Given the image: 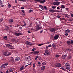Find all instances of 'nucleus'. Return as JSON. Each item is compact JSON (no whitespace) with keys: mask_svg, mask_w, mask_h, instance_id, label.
Here are the masks:
<instances>
[{"mask_svg":"<svg viewBox=\"0 0 73 73\" xmlns=\"http://www.w3.org/2000/svg\"><path fill=\"white\" fill-rule=\"evenodd\" d=\"M36 31H39L40 29H42V26L41 25L38 24L36 25Z\"/></svg>","mask_w":73,"mask_h":73,"instance_id":"1","label":"nucleus"},{"mask_svg":"<svg viewBox=\"0 0 73 73\" xmlns=\"http://www.w3.org/2000/svg\"><path fill=\"white\" fill-rule=\"evenodd\" d=\"M65 66L66 67V69H67V70H68L69 71L70 70V64L69 63H67L65 64Z\"/></svg>","mask_w":73,"mask_h":73,"instance_id":"2","label":"nucleus"},{"mask_svg":"<svg viewBox=\"0 0 73 73\" xmlns=\"http://www.w3.org/2000/svg\"><path fill=\"white\" fill-rule=\"evenodd\" d=\"M49 31H50V32L54 33H55V31H56L57 29H56L52 27V28H50L49 29Z\"/></svg>","mask_w":73,"mask_h":73,"instance_id":"3","label":"nucleus"},{"mask_svg":"<svg viewBox=\"0 0 73 73\" xmlns=\"http://www.w3.org/2000/svg\"><path fill=\"white\" fill-rule=\"evenodd\" d=\"M31 54L33 53V54H38V53H40V52L38 51H35L31 52Z\"/></svg>","mask_w":73,"mask_h":73,"instance_id":"4","label":"nucleus"},{"mask_svg":"<svg viewBox=\"0 0 73 73\" xmlns=\"http://www.w3.org/2000/svg\"><path fill=\"white\" fill-rule=\"evenodd\" d=\"M55 67L60 68V67H61V64L59 63H57L55 64Z\"/></svg>","mask_w":73,"mask_h":73,"instance_id":"5","label":"nucleus"},{"mask_svg":"<svg viewBox=\"0 0 73 73\" xmlns=\"http://www.w3.org/2000/svg\"><path fill=\"white\" fill-rule=\"evenodd\" d=\"M31 60V58H30V56H29L27 57H26L25 58V61H29Z\"/></svg>","mask_w":73,"mask_h":73,"instance_id":"6","label":"nucleus"},{"mask_svg":"<svg viewBox=\"0 0 73 73\" xmlns=\"http://www.w3.org/2000/svg\"><path fill=\"white\" fill-rule=\"evenodd\" d=\"M45 53L46 54L47 56H48L50 52L49 50H46L45 51Z\"/></svg>","mask_w":73,"mask_h":73,"instance_id":"7","label":"nucleus"},{"mask_svg":"<svg viewBox=\"0 0 73 73\" xmlns=\"http://www.w3.org/2000/svg\"><path fill=\"white\" fill-rule=\"evenodd\" d=\"M49 12H50V13H54L56 11L55 10L53 9H50L49 10Z\"/></svg>","mask_w":73,"mask_h":73,"instance_id":"8","label":"nucleus"},{"mask_svg":"<svg viewBox=\"0 0 73 73\" xmlns=\"http://www.w3.org/2000/svg\"><path fill=\"white\" fill-rule=\"evenodd\" d=\"M45 0H40V1H38L39 3H42V4H44L45 2Z\"/></svg>","mask_w":73,"mask_h":73,"instance_id":"9","label":"nucleus"},{"mask_svg":"<svg viewBox=\"0 0 73 73\" xmlns=\"http://www.w3.org/2000/svg\"><path fill=\"white\" fill-rule=\"evenodd\" d=\"M13 19H10L9 21V23H10V24H12V23H13Z\"/></svg>","mask_w":73,"mask_h":73,"instance_id":"10","label":"nucleus"},{"mask_svg":"<svg viewBox=\"0 0 73 73\" xmlns=\"http://www.w3.org/2000/svg\"><path fill=\"white\" fill-rule=\"evenodd\" d=\"M0 7H4L3 5V2L1 1L0 0Z\"/></svg>","mask_w":73,"mask_h":73,"instance_id":"11","label":"nucleus"},{"mask_svg":"<svg viewBox=\"0 0 73 73\" xmlns=\"http://www.w3.org/2000/svg\"><path fill=\"white\" fill-rule=\"evenodd\" d=\"M58 37H59V35H56L54 36V39L57 40L58 38Z\"/></svg>","mask_w":73,"mask_h":73,"instance_id":"12","label":"nucleus"},{"mask_svg":"<svg viewBox=\"0 0 73 73\" xmlns=\"http://www.w3.org/2000/svg\"><path fill=\"white\" fill-rule=\"evenodd\" d=\"M66 57V55H62V58L63 59H65Z\"/></svg>","mask_w":73,"mask_h":73,"instance_id":"13","label":"nucleus"},{"mask_svg":"<svg viewBox=\"0 0 73 73\" xmlns=\"http://www.w3.org/2000/svg\"><path fill=\"white\" fill-rule=\"evenodd\" d=\"M5 55V56H9V55H11V53H9L7 54L6 52H5L4 53Z\"/></svg>","mask_w":73,"mask_h":73,"instance_id":"14","label":"nucleus"},{"mask_svg":"<svg viewBox=\"0 0 73 73\" xmlns=\"http://www.w3.org/2000/svg\"><path fill=\"white\" fill-rule=\"evenodd\" d=\"M15 60L16 61H19L20 60V57H17L15 58Z\"/></svg>","mask_w":73,"mask_h":73,"instance_id":"15","label":"nucleus"},{"mask_svg":"<svg viewBox=\"0 0 73 73\" xmlns=\"http://www.w3.org/2000/svg\"><path fill=\"white\" fill-rule=\"evenodd\" d=\"M65 33H70V30L69 29H67L65 31Z\"/></svg>","mask_w":73,"mask_h":73,"instance_id":"16","label":"nucleus"},{"mask_svg":"<svg viewBox=\"0 0 73 73\" xmlns=\"http://www.w3.org/2000/svg\"><path fill=\"white\" fill-rule=\"evenodd\" d=\"M15 35L17 36H20V35H21L22 34L21 33H15Z\"/></svg>","mask_w":73,"mask_h":73,"instance_id":"17","label":"nucleus"},{"mask_svg":"<svg viewBox=\"0 0 73 73\" xmlns=\"http://www.w3.org/2000/svg\"><path fill=\"white\" fill-rule=\"evenodd\" d=\"M67 44L68 45H70L71 44L70 41L68 40L67 41Z\"/></svg>","mask_w":73,"mask_h":73,"instance_id":"18","label":"nucleus"},{"mask_svg":"<svg viewBox=\"0 0 73 73\" xmlns=\"http://www.w3.org/2000/svg\"><path fill=\"white\" fill-rule=\"evenodd\" d=\"M5 67V66L3 64V65H1V69H3V68H4Z\"/></svg>","mask_w":73,"mask_h":73,"instance_id":"19","label":"nucleus"},{"mask_svg":"<svg viewBox=\"0 0 73 73\" xmlns=\"http://www.w3.org/2000/svg\"><path fill=\"white\" fill-rule=\"evenodd\" d=\"M52 47L54 48V49H56V45H54V43H53V44L52 45Z\"/></svg>","mask_w":73,"mask_h":73,"instance_id":"20","label":"nucleus"},{"mask_svg":"<svg viewBox=\"0 0 73 73\" xmlns=\"http://www.w3.org/2000/svg\"><path fill=\"white\" fill-rule=\"evenodd\" d=\"M25 68H24V66H22L21 68H20V70H23Z\"/></svg>","mask_w":73,"mask_h":73,"instance_id":"21","label":"nucleus"},{"mask_svg":"<svg viewBox=\"0 0 73 73\" xmlns=\"http://www.w3.org/2000/svg\"><path fill=\"white\" fill-rule=\"evenodd\" d=\"M31 43V42H28V41H27L26 42V45H27L29 43Z\"/></svg>","mask_w":73,"mask_h":73,"instance_id":"22","label":"nucleus"},{"mask_svg":"<svg viewBox=\"0 0 73 73\" xmlns=\"http://www.w3.org/2000/svg\"><path fill=\"white\" fill-rule=\"evenodd\" d=\"M13 68L10 69H9V72H12V71H13Z\"/></svg>","mask_w":73,"mask_h":73,"instance_id":"23","label":"nucleus"},{"mask_svg":"<svg viewBox=\"0 0 73 73\" xmlns=\"http://www.w3.org/2000/svg\"><path fill=\"white\" fill-rule=\"evenodd\" d=\"M6 46L7 47H11V45L9 44H7L6 45Z\"/></svg>","mask_w":73,"mask_h":73,"instance_id":"24","label":"nucleus"},{"mask_svg":"<svg viewBox=\"0 0 73 73\" xmlns=\"http://www.w3.org/2000/svg\"><path fill=\"white\" fill-rule=\"evenodd\" d=\"M3 38L4 39H5V40H7V36H3Z\"/></svg>","mask_w":73,"mask_h":73,"instance_id":"25","label":"nucleus"},{"mask_svg":"<svg viewBox=\"0 0 73 73\" xmlns=\"http://www.w3.org/2000/svg\"><path fill=\"white\" fill-rule=\"evenodd\" d=\"M52 4L55 5H57V2H54Z\"/></svg>","mask_w":73,"mask_h":73,"instance_id":"26","label":"nucleus"},{"mask_svg":"<svg viewBox=\"0 0 73 73\" xmlns=\"http://www.w3.org/2000/svg\"><path fill=\"white\" fill-rule=\"evenodd\" d=\"M45 69V66H43L41 68V70H43L44 69Z\"/></svg>","mask_w":73,"mask_h":73,"instance_id":"27","label":"nucleus"},{"mask_svg":"<svg viewBox=\"0 0 73 73\" xmlns=\"http://www.w3.org/2000/svg\"><path fill=\"white\" fill-rule=\"evenodd\" d=\"M12 41L13 42H16V40L15 39H12Z\"/></svg>","mask_w":73,"mask_h":73,"instance_id":"28","label":"nucleus"},{"mask_svg":"<svg viewBox=\"0 0 73 73\" xmlns=\"http://www.w3.org/2000/svg\"><path fill=\"white\" fill-rule=\"evenodd\" d=\"M56 8V6H53L52 7V9H55Z\"/></svg>","mask_w":73,"mask_h":73,"instance_id":"29","label":"nucleus"},{"mask_svg":"<svg viewBox=\"0 0 73 73\" xmlns=\"http://www.w3.org/2000/svg\"><path fill=\"white\" fill-rule=\"evenodd\" d=\"M61 8H63V9L65 8V6L64 5H62L61 6Z\"/></svg>","mask_w":73,"mask_h":73,"instance_id":"30","label":"nucleus"},{"mask_svg":"<svg viewBox=\"0 0 73 73\" xmlns=\"http://www.w3.org/2000/svg\"><path fill=\"white\" fill-rule=\"evenodd\" d=\"M60 2H56V5H60Z\"/></svg>","mask_w":73,"mask_h":73,"instance_id":"31","label":"nucleus"},{"mask_svg":"<svg viewBox=\"0 0 73 73\" xmlns=\"http://www.w3.org/2000/svg\"><path fill=\"white\" fill-rule=\"evenodd\" d=\"M36 48H34L32 49V51H35V50H36Z\"/></svg>","mask_w":73,"mask_h":73,"instance_id":"32","label":"nucleus"},{"mask_svg":"<svg viewBox=\"0 0 73 73\" xmlns=\"http://www.w3.org/2000/svg\"><path fill=\"white\" fill-rule=\"evenodd\" d=\"M46 65V63L45 62L42 63V65Z\"/></svg>","mask_w":73,"mask_h":73,"instance_id":"33","label":"nucleus"},{"mask_svg":"<svg viewBox=\"0 0 73 73\" xmlns=\"http://www.w3.org/2000/svg\"><path fill=\"white\" fill-rule=\"evenodd\" d=\"M8 63H5L4 64H3V65H4L5 66V65L6 66H7V65H8Z\"/></svg>","mask_w":73,"mask_h":73,"instance_id":"34","label":"nucleus"},{"mask_svg":"<svg viewBox=\"0 0 73 73\" xmlns=\"http://www.w3.org/2000/svg\"><path fill=\"white\" fill-rule=\"evenodd\" d=\"M35 2V3H37V2H38V1H40V0H35L34 1Z\"/></svg>","mask_w":73,"mask_h":73,"instance_id":"35","label":"nucleus"},{"mask_svg":"<svg viewBox=\"0 0 73 73\" xmlns=\"http://www.w3.org/2000/svg\"><path fill=\"white\" fill-rule=\"evenodd\" d=\"M3 21V19L1 18L0 19V22H2Z\"/></svg>","mask_w":73,"mask_h":73,"instance_id":"36","label":"nucleus"},{"mask_svg":"<svg viewBox=\"0 0 73 73\" xmlns=\"http://www.w3.org/2000/svg\"><path fill=\"white\" fill-rule=\"evenodd\" d=\"M35 57H36L35 58V60H36L37 59V58H38V56L37 55Z\"/></svg>","mask_w":73,"mask_h":73,"instance_id":"37","label":"nucleus"},{"mask_svg":"<svg viewBox=\"0 0 73 73\" xmlns=\"http://www.w3.org/2000/svg\"><path fill=\"white\" fill-rule=\"evenodd\" d=\"M21 1H25V2L27 1V0H19Z\"/></svg>","mask_w":73,"mask_h":73,"instance_id":"38","label":"nucleus"},{"mask_svg":"<svg viewBox=\"0 0 73 73\" xmlns=\"http://www.w3.org/2000/svg\"><path fill=\"white\" fill-rule=\"evenodd\" d=\"M43 8H44L46 10L47 9V8L45 6H44Z\"/></svg>","mask_w":73,"mask_h":73,"instance_id":"39","label":"nucleus"},{"mask_svg":"<svg viewBox=\"0 0 73 73\" xmlns=\"http://www.w3.org/2000/svg\"><path fill=\"white\" fill-rule=\"evenodd\" d=\"M33 45V44L32 43H29L27 45H29V46H32Z\"/></svg>","mask_w":73,"mask_h":73,"instance_id":"40","label":"nucleus"},{"mask_svg":"<svg viewBox=\"0 0 73 73\" xmlns=\"http://www.w3.org/2000/svg\"><path fill=\"white\" fill-rule=\"evenodd\" d=\"M42 45H44V44H38V46H41Z\"/></svg>","mask_w":73,"mask_h":73,"instance_id":"41","label":"nucleus"},{"mask_svg":"<svg viewBox=\"0 0 73 73\" xmlns=\"http://www.w3.org/2000/svg\"><path fill=\"white\" fill-rule=\"evenodd\" d=\"M8 6L9 8H11V4H9Z\"/></svg>","mask_w":73,"mask_h":73,"instance_id":"42","label":"nucleus"},{"mask_svg":"<svg viewBox=\"0 0 73 73\" xmlns=\"http://www.w3.org/2000/svg\"><path fill=\"white\" fill-rule=\"evenodd\" d=\"M60 69H62V70H64V68L63 67H62L61 68H60Z\"/></svg>","mask_w":73,"mask_h":73,"instance_id":"43","label":"nucleus"},{"mask_svg":"<svg viewBox=\"0 0 73 73\" xmlns=\"http://www.w3.org/2000/svg\"><path fill=\"white\" fill-rule=\"evenodd\" d=\"M56 57H60V56L59 55L56 54Z\"/></svg>","mask_w":73,"mask_h":73,"instance_id":"44","label":"nucleus"},{"mask_svg":"<svg viewBox=\"0 0 73 73\" xmlns=\"http://www.w3.org/2000/svg\"><path fill=\"white\" fill-rule=\"evenodd\" d=\"M56 17H58V18H60V17H61V16L60 15H58L56 16Z\"/></svg>","mask_w":73,"mask_h":73,"instance_id":"45","label":"nucleus"},{"mask_svg":"<svg viewBox=\"0 0 73 73\" xmlns=\"http://www.w3.org/2000/svg\"><path fill=\"white\" fill-rule=\"evenodd\" d=\"M23 22L25 24L23 25V26L25 27L26 25V23H25L24 21Z\"/></svg>","mask_w":73,"mask_h":73,"instance_id":"46","label":"nucleus"},{"mask_svg":"<svg viewBox=\"0 0 73 73\" xmlns=\"http://www.w3.org/2000/svg\"><path fill=\"white\" fill-rule=\"evenodd\" d=\"M32 10L31 9H30L29 11V13H31V12H32Z\"/></svg>","mask_w":73,"mask_h":73,"instance_id":"47","label":"nucleus"},{"mask_svg":"<svg viewBox=\"0 0 73 73\" xmlns=\"http://www.w3.org/2000/svg\"><path fill=\"white\" fill-rule=\"evenodd\" d=\"M33 66L34 68H35V63H34L33 64Z\"/></svg>","mask_w":73,"mask_h":73,"instance_id":"48","label":"nucleus"},{"mask_svg":"<svg viewBox=\"0 0 73 73\" xmlns=\"http://www.w3.org/2000/svg\"><path fill=\"white\" fill-rule=\"evenodd\" d=\"M21 9H24V7H21Z\"/></svg>","mask_w":73,"mask_h":73,"instance_id":"49","label":"nucleus"},{"mask_svg":"<svg viewBox=\"0 0 73 73\" xmlns=\"http://www.w3.org/2000/svg\"><path fill=\"white\" fill-rule=\"evenodd\" d=\"M11 61H14V60H13V59L11 58Z\"/></svg>","mask_w":73,"mask_h":73,"instance_id":"50","label":"nucleus"},{"mask_svg":"<svg viewBox=\"0 0 73 73\" xmlns=\"http://www.w3.org/2000/svg\"><path fill=\"white\" fill-rule=\"evenodd\" d=\"M71 44H73V40H72L71 41Z\"/></svg>","mask_w":73,"mask_h":73,"instance_id":"51","label":"nucleus"},{"mask_svg":"<svg viewBox=\"0 0 73 73\" xmlns=\"http://www.w3.org/2000/svg\"><path fill=\"white\" fill-rule=\"evenodd\" d=\"M68 58L69 59H72V57H71V56H70L69 57H68Z\"/></svg>","mask_w":73,"mask_h":73,"instance_id":"52","label":"nucleus"},{"mask_svg":"<svg viewBox=\"0 0 73 73\" xmlns=\"http://www.w3.org/2000/svg\"><path fill=\"white\" fill-rule=\"evenodd\" d=\"M19 29H21H21H22V27H19Z\"/></svg>","mask_w":73,"mask_h":73,"instance_id":"53","label":"nucleus"},{"mask_svg":"<svg viewBox=\"0 0 73 73\" xmlns=\"http://www.w3.org/2000/svg\"><path fill=\"white\" fill-rule=\"evenodd\" d=\"M71 16L72 17H73V14H71Z\"/></svg>","mask_w":73,"mask_h":73,"instance_id":"54","label":"nucleus"},{"mask_svg":"<svg viewBox=\"0 0 73 73\" xmlns=\"http://www.w3.org/2000/svg\"><path fill=\"white\" fill-rule=\"evenodd\" d=\"M39 7H42V5H39Z\"/></svg>","mask_w":73,"mask_h":73,"instance_id":"55","label":"nucleus"},{"mask_svg":"<svg viewBox=\"0 0 73 73\" xmlns=\"http://www.w3.org/2000/svg\"><path fill=\"white\" fill-rule=\"evenodd\" d=\"M68 33H66L65 34V35H66V36H68Z\"/></svg>","mask_w":73,"mask_h":73,"instance_id":"56","label":"nucleus"},{"mask_svg":"<svg viewBox=\"0 0 73 73\" xmlns=\"http://www.w3.org/2000/svg\"><path fill=\"white\" fill-rule=\"evenodd\" d=\"M22 12L23 13H25V11H24V10H22Z\"/></svg>","mask_w":73,"mask_h":73,"instance_id":"57","label":"nucleus"},{"mask_svg":"<svg viewBox=\"0 0 73 73\" xmlns=\"http://www.w3.org/2000/svg\"><path fill=\"white\" fill-rule=\"evenodd\" d=\"M57 9H59L60 7H57Z\"/></svg>","mask_w":73,"mask_h":73,"instance_id":"58","label":"nucleus"},{"mask_svg":"<svg viewBox=\"0 0 73 73\" xmlns=\"http://www.w3.org/2000/svg\"><path fill=\"white\" fill-rule=\"evenodd\" d=\"M49 48V46H46V49H48Z\"/></svg>","mask_w":73,"mask_h":73,"instance_id":"59","label":"nucleus"},{"mask_svg":"<svg viewBox=\"0 0 73 73\" xmlns=\"http://www.w3.org/2000/svg\"><path fill=\"white\" fill-rule=\"evenodd\" d=\"M41 9L42 10H44V7H43V6H42V7L41 8Z\"/></svg>","mask_w":73,"mask_h":73,"instance_id":"60","label":"nucleus"},{"mask_svg":"<svg viewBox=\"0 0 73 73\" xmlns=\"http://www.w3.org/2000/svg\"><path fill=\"white\" fill-rule=\"evenodd\" d=\"M48 46V47H51V46H52V45H49Z\"/></svg>","mask_w":73,"mask_h":73,"instance_id":"61","label":"nucleus"},{"mask_svg":"<svg viewBox=\"0 0 73 73\" xmlns=\"http://www.w3.org/2000/svg\"><path fill=\"white\" fill-rule=\"evenodd\" d=\"M43 31L42 30H41L40 31V33H42V32H43Z\"/></svg>","mask_w":73,"mask_h":73,"instance_id":"62","label":"nucleus"},{"mask_svg":"<svg viewBox=\"0 0 73 73\" xmlns=\"http://www.w3.org/2000/svg\"><path fill=\"white\" fill-rule=\"evenodd\" d=\"M38 64L39 65H40V64H41V63L40 62H38Z\"/></svg>","mask_w":73,"mask_h":73,"instance_id":"63","label":"nucleus"},{"mask_svg":"<svg viewBox=\"0 0 73 73\" xmlns=\"http://www.w3.org/2000/svg\"><path fill=\"white\" fill-rule=\"evenodd\" d=\"M9 72H8V70H7L6 71V73H8Z\"/></svg>","mask_w":73,"mask_h":73,"instance_id":"64","label":"nucleus"}]
</instances>
